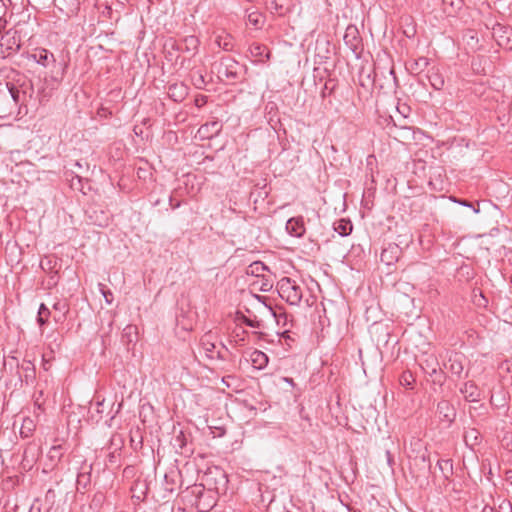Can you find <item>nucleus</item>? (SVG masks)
I'll return each instance as SVG.
<instances>
[{
	"label": "nucleus",
	"mask_w": 512,
	"mask_h": 512,
	"mask_svg": "<svg viewBox=\"0 0 512 512\" xmlns=\"http://www.w3.org/2000/svg\"><path fill=\"white\" fill-rule=\"evenodd\" d=\"M33 87L30 81L17 86L11 82L0 83V118L21 114L32 99Z\"/></svg>",
	"instance_id": "obj_1"
},
{
	"label": "nucleus",
	"mask_w": 512,
	"mask_h": 512,
	"mask_svg": "<svg viewBox=\"0 0 512 512\" xmlns=\"http://www.w3.org/2000/svg\"><path fill=\"white\" fill-rule=\"evenodd\" d=\"M200 346L205 357L209 360H220L225 362L228 356L232 355L230 350L221 343L220 348L216 346V338L212 332L205 333L200 339Z\"/></svg>",
	"instance_id": "obj_2"
},
{
	"label": "nucleus",
	"mask_w": 512,
	"mask_h": 512,
	"mask_svg": "<svg viewBox=\"0 0 512 512\" xmlns=\"http://www.w3.org/2000/svg\"><path fill=\"white\" fill-rule=\"evenodd\" d=\"M279 296L290 305H298L302 299V288L289 277H283L277 283Z\"/></svg>",
	"instance_id": "obj_3"
},
{
	"label": "nucleus",
	"mask_w": 512,
	"mask_h": 512,
	"mask_svg": "<svg viewBox=\"0 0 512 512\" xmlns=\"http://www.w3.org/2000/svg\"><path fill=\"white\" fill-rule=\"evenodd\" d=\"M243 66L230 56L222 57L217 67L219 78H226L229 82H236L242 73Z\"/></svg>",
	"instance_id": "obj_4"
},
{
	"label": "nucleus",
	"mask_w": 512,
	"mask_h": 512,
	"mask_svg": "<svg viewBox=\"0 0 512 512\" xmlns=\"http://www.w3.org/2000/svg\"><path fill=\"white\" fill-rule=\"evenodd\" d=\"M346 47L352 51L356 58H360L363 51L362 38L356 26L349 25L343 36Z\"/></svg>",
	"instance_id": "obj_5"
},
{
	"label": "nucleus",
	"mask_w": 512,
	"mask_h": 512,
	"mask_svg": "<svg viewBox=\"0 0 512 512\" xmlns=\"http://www.w3.org/2000/svg\"><path fill=\"white\" fill-rule=\"evenodd\" d=\"M437 414L442 422L451 424L456 418V410L448 400H441L437 404Z\"/></svg>",
	"instance_id": "obj_6"
},
{
	"label": "nucleus",
	"mask_w": 512,
	"mask_h": 512,
	"mask_svg": "<svg viewBox=\"0 0 512 512\" xmlns=\"http://www.w3.org/2000/svg\"><path fill=\"white\" fill-rule=\"evenodd\" d=\"M200 41L194 35L186 36L181 43L172 44V49L180 52L191 53L195 55L198 51Z\"/></svg>",
	"instance_id": "obj_7"
},
{
	"label": "nucleus",
	"mask_w": 512,
	"mask_h": 512,
	"mask_svg": "<svg viewBox=\"0 0 512 512\" xmlns=\"http://www.w3.org/2000/svg\"><path fill=\"white\" fill-rule=\"evenodd\" d=\"M445 367L455 376L461 377L464 366H463V355L457 352H453L449 355Z\"/></svg>",
	"instance_id": "obj_8"
},
{
	"label": "nucleus",
	"mask_w": 512,
	"mask_h": 512,
	"mask_svg": "<svg viewBox=\"0 0 512 512\" xmlns=\"http://www.w3.org/2000/svg\"><path fill=\"white\" fill-rule=\"evenodd\" d=\"M189 88L184 83H173L168 86L167 94L175 102H182L188 95Z\"/></svg>",
	"instance_id": "obj_9"
},
{
	"label": "nucleus",
	"mask_w": 512,
	"mask_h": 512,
	"mask_svg": "<svg viewBox=\"0 0 512 512\" xmlns=\"http://www.w3.org/2000/svg\"><path fill=\"white\" fill-rule=\"evenodd\" d=\"M420 367L428 374L429 372L435 373V369L439 367V361L435 354L425 352L420 358Z\"/></svg>",
	"instance_id": "obj_10"
},
{
	"label": "nucleus",
	"mask_w": 512,
	"mask_h": 512,
	"mask_svg": "<svg viewBox=\"0 0 512 512\" xmlns=\"http://www.w3.org/2000/svg\"><path fill=\"white\" fill-rule=\"evenodd\" d=\"M465 400L469 402H477L480 400V390L473 381H468L460 388Z\"/></svg>",
	"instance_id": "obj_11"
},
{
	"label": "nucleus",
	"mask_w": 512,
	"mask_h": 512,
	"mask_svg": "<svg viewBox=\"0 0 512 512\" xmlns=\"http://www.w3.org/2000/svg\"><path fill=\"white\" fill-rule=\"evenodd\" d=\"M287 232L295 237H301L305 233L303 217L290 218L286 223Z\"/></svg>",
	"instance_id": "obj_12"
},
{
	"label": "nucleus",
	"mask_w": 512,
	"mask_h": 512,
	"mask_svg": "<svg viewBox=\"0 0 512 512\" xmlns=\"http://www.w3.org/2000/svg\"><path fill=\"white\" fill-rule=\"evenodd\" d=\"M86 214H87L88 218L90 219L91 223H93L97 226L104 227V226H107L109 223V216L103 210L98 211V210L94 209L93 207H91L86 211Z\"/></svg>",
	"instance_id": "obj_13"
},
{
	"label": "nucleus",
	"mask_w": 512,
	"mask_h": 512,
	"mask_svg": "<svg viewBox=\"0 0 512 512\" xmlns=\"http://www.w3.org/2000/svg\"><path fill=\"white\" fill-rule=\"evenodd\" d=\"M91 471H92V464H84L81 468V471L77 475V489H86L91 482Z\"/></svg>",
	"instance_id": "obj_14"
},
{
	"label": "nucleus",
	"mask_w": 512,
	"mask_h": 512,
	"mask_svg": "<svg viewBox=\"0 0 512 512\" xmlns=\"http://www.w3.org/2000/svg\"><path fill=\"white\" fill-rule=\"evenodd\" d=\"M215 43L224 51H233L235 46L234 38L231 34L222 31L215 37Z\"/></svg>",
	"instance_id": "obj_15"
},
{
	"label": "nucleus",
	"mask_w": 512,
	"mask_h": 512,
	"mask_svg": "<svg viewBox=\"0 0 512 512\" xmlns=\"http://www.w3.org/2000/svg\"><path fill=\"white\" fill-rule=\"evenodd\" d=\"M222 129V124L215 120L206 124H203L199 128V133L205 136L206 138H212L214 136H217Z\"/></svg>",
	"instance_id": "obj_16"
},
{
	"label": "nucleus",
	"mask_w": 512,
	"mask_h": 512,
	"mask_svg": "<svg viewBox=\"0 0 512 512\" xmlns=\"http://www.w3.org/2000/svg\"><path fill=\"white\" fill-rule=\"evenodd\" d=\"M33 58L38 64L44 67H48L51 63L55 62V57L53 53L43 48L36 50L33 54Z\"/></svg>",
	"instance_id": "obj_17"
},
{
	"label": "nucleus",
	"mask_w": 512,
	"mask_h": 512,
	"mask_svg": "<svg viewBox=\"0 0 512 512\" xmlns=\"http://www.w3.org/2000/svg\"><path fill=\"white\" fill-rule=\"evenodd\" d=\"M427 79H428L430 85L435 90H441L444 87V83H445L444 77L440 73L439 69L436 68V67H432L429 70L428 75H427Z\"/></svg>",
	"instance_id": "obj_18"
},
{
	"label": "nucleus",
	"mask_w": 512,
	"mask_h": 512,
	"mask_svg": "<svg viewBox=\"0 0 512 512\" xmlns=\"http://www.w3.org/2000/svg\"><path fill=\"white\" fill-rule=\"evenodd\" d=\"M249 51L251 53V56L258 59L259 62L264 61L262 59L263 56L266 58V60H269L271 57L270 50L263 44L253 43L250 46Z\"/></svg>",
	"instance_id": "obj_19"
},
{
	"label": "nucleus",
	"mask_w": 512,
	"mask_h": 512,
	"mask_svg": "<svg viewBox=\"0 0 512 512\" xmlns=\"http://www.w3.org/2000/svg\"><path fill=\"white\" fill-rule=\"evenodd\" d=\"M250 361L254 368L262 370L267 366L269 359L264 352L260 350H254L250 354Z\"/></svg>",
	"instance_id": "obj_20"
},
{
	"label": "nucleus",
	"mask_w": 512,
	"mask_h": 512,
	"mask_svg": "<svg viewBox=\"0 0 512 512\" xmlns=\"http://www.w3.org/2000/svg\"><path fill=\"white\" fill-rule=\"evenodd\" d=\"M498 44L508 50H512V29L499 25Z\"/></svg>",
	"instance_id": "obj_21"
},
{
	"label": "nucleus",
	"mask_w": 512,
	"mask_h": 512,
	"mask_svg": "<svg viewBox=\"0 0 512 512\" xmlns=\"http://www.w3.org/2000/svg\"><path fill=\"white\" fill-rule=\"evenodd\" d=\"M289 0H267L266 7L272 12L284 15L288 11Z\"/></svg>",
	"instance_id": "obj_22"
},
{
	"label": "nucleus",
	"mask_w": 512,
	"mask_h": 512,
	"mask_svg": "<svg viewBox=\"0 0 512 512\" xmlns=\"http://www.w3.org/2000/svg\"><path fill=\"white\" fill-rule=\"evenodd\" d=\"M333 228L340 236L345 237L352 232L353 225L349 219L341 218L334 222Z\"/></svg>",
	"instance_id": "obj_23"
},
{
	"label": "nucleus",
	"mask_w": 512,
	"mask_h": 512,
	"mask_svg": "<svg viewBox=\"0 0 512 512\" xmlns=\"http://www.w3.org/2000/svg\"><path fill=\"white\" fill-rule=\"evenodd\" d=\"M397 253H399V247L397 245L390 246L382 251L381 261L390 265L394 260L398 259V256L396 255Z\"/></svg>",
	"instance_id": "obj_24"
},
{
	"label": "nucleus",
	"mask_w": 512,
	"mask_h": 512,
	"mask_svg": "<svg viewBox=\"0 0 512 512\" xmlns=\"http://www.w3.org/2000/svg\"><path fill=\"white\" fill-rule=\"evenodd\" d=\"M21 369L25 372L24 378H21V381H24L26 384L32 382L35 378V367L32 362L24 360L21 364Z\"/></svg>",
	"instance_id": "obj_25"
},
{
	"label": "nucleus",
	"mask_w": 512,
	"mask_h": 512,
	"mask_svg": "<svg viewBox=\"0 0 512 512\" xmlns=\"http://www.w3.org/2000/svg\"><path fill=\"white\" fill-rule=\"evenodd\" d=\"M247 21L256 29H261L264 24V17L258 11H252L247 15Z\"/></svg>",
	"instance_id": "obj_26"
},
{
	"label": "nucleus",
	"mask_w": 512,
	"mask_h": 512,
	"mask_svg": "<svg viewBox=\"0 0 512 512\" xmlns=\"http://www.w3.org/2000/svg\"><path fill=\"white\" fill-rule=\"evenodd\" d=\"M50 316V310L47 308V306L44 303H41L38 309L37 313V323L40 327L47 324L48 319Z\"/></svg>",
	"instance_id": "obj_27"
},
{
	"label": "nucleus",
	"mask_w": 512,
	"mask_h": 512,
	"mask_svg": "<svg viewBox=\"0 0 512 512\" xmlns=\"http://www.w3.org/2000/svg\"><path fill=\"white\" fill-rule=\"evenodd\" d=\"M63 454L64 451L62 445H53L48 452V458L56 464L60 462Z\"/></svg>",
	"instance_id": "obj_28"
},
{
	"label": "nucleus",
	"mask_w": 512,
	"mask_h": 512,
	"mask_svg": "<svg viewBox=\"0 0 512 512\" xmlns=\"http://www.w3.org/2000/svg\"><path fill=\"white\" fill-rule=\"evenodd\" d=\"M415 382V379L410 371H405L400 376V384L408 389L413 388V384Z\"/></svg>",
	"instance_id": "obj_29"
},
{
	"label": "nucleus",
	"mask_w": 512,
	"mask_h": 512,
	"mask_svg": "<svg viewBox=\"0 0 512 512\" xmlns=\"http://www.w3.org/2000/svg\"><path fill=\"white\" fill-rule=\"evenodd\" d=\"M267 269L268 268L264 265V263L260 261H255L251 265H249L247 273H250L255 276H260L261 273Z\"/></svg>",
	"instance_id": "obj_30"
},
{
	"label": "nucleus",
	"mask_w": 512,
	"mask_h": 512,
	"mask_svg": "<svg viewBox=\"0 0 512 512\" xmlns=\"http://www.w3.org/2000/svg\"><path fill=\"white\" fill-rule=\"evenodd\" d=\"M427 375H429L432 378L433 383L439 385H442L446 379L445 373L442 371L440 366L438 367V369H435V373L429 372Z\"/></svg>",
	"instance_id": "obj_31"
},
{
	"label": "nucleus",
	"mask_w": 512,
	"mask_h": 512,
	"mask_svg": "<svg viewBox=\"0 0 512 512\" xmlns=\"http://www.w3.org/2000/svg\"><path fill=\"white\" fill-rule=\"evenodd\" d=\"M439 469L443 472L444 476L448 478V473L452 474V460L445 459V460H439L437 463Z\"/></svg>",
	"instance_id": "obj_32"
},
{
	"label": "nucleus",
	"mask_w": 512,
	"mask_h": 512,
	"mask_svg": "<svg viewBox=\"0 0 512 512\" xmlns=\"http://www.w3.org/2000/svg\"><path fill=\"white\" fill-rule=\"evenodd\" d=\"M237 320L240 321L241 323L249 326V327H252V328H259L261 326V323L260 321L258 320H252L248 317H246L245 315L243 314H237Z\"/></svg>",
	"instance_id": "obj_33"
},
{
	"label": "nucleus",
	"mask_w": 512,
	"mask_h": 512,
	"mask_svg": "<svg viewBox=\"0 0 512 512\" xmlns=\"http://www.w3.org/2000/svg\"><path fill=\"white\" fill-rule=\"evenodd\" d=\"M336 87V83L333 79H329L325 82L324 87L321 90V97L326 98L328 95H330Z\"/></svg>",
	"instance_id": "obj_34"
},
{
	"label": "nucleus",
	"mask_w": 512,
	"mask_h": 512,
	"mask_svg": "<svg viewBox=\"0 0 512 512\" xmlns=\"http://www.w3.org/2000/svg\"><path fill=\"white\" fill-rule=\"evenodd\" d=\"M173 446L177 450H182L186 446V437L182 431H180L179 434L175 436Z\"/></svg>",
	"instance_id": "obj_35"
},
{
	"label": "nucleus",
	"mask_w": 512,
	"mask_h": 512,
	"mask_svg": "<svg viewBox=\"0 0 512 512\" xmlns=\"http://www.w3.org/2000/svg\"><path fill=\"white\" fill-rule=\"evenodd\" d=\"M100 292L103 295L107 304H111L113 302L114 296L113 293L105 287L103 284H99Z\"/></svg>",
	"instance_id": "obj_36"
},
{
	"label": "nucleus",
	"mask_w": 512,
	"mask_h": 512,
	"mask_svg": "<svg viewBox=\"0 0 512 512\" xmlns=\"http://www.w3.org/2000/svg\"><path fill=\"white\" fill-rule=\"evenodd\" d=\"M477 431L475 429H471L470 431H467L464 435V440L466 444H469V439H473L474 441L477 440Z\"/></svg>",
	"instance_id": "obj_37"
},
{
	"label": "nucleus",
	"mask_w": 512,
	"mask_h": 512,
	"mask_svg": "<svg viewBox=\"0 0 512 512\" xmlns=\"http://www.w3.org/2000/svg\"><path fill=\"white\" fill-rule=\"evenodd\" d=\"M194 85L196 86V88L198 89H202L204 88L205 86V79H204V76L202 74H199L197 76V78L195 79L194 81Z\"/></svg>",
	"instance_id": "obj_38"
},
{
	"label": "nucleus",
	"mask_w": 512,
	"mask_h": 512,
	"mask_svg": "<svg viewBox=\"0 0 512 512\" xmlns=\"http://www.w3.org/2000/svg\"><path fill=\"white\" fill-rule=\"evenodd\" d=\"M104 400L97 401L96 403V413L98 414V418H96V421H99L101 419V414L104 412Z\"/></svg>",
	"instance_id": "obj_39"
},
{
	"label": "nucleus",
	"mask_w": 512,
	"mask_h": 512,
	"mask_svg": "<svg viewBox=\"0 0 512 512\" xmlns=\"http://www.w3.org/2000/svg\"><path fill=\"white\" fill-rule=\"evenodd\" d=\"M457 202L463 206L472 208L474 213H479L480 211L479 208H476L472 203L468 202L467 200H458Z\"/></svg>",
	"instance_id": "obj_40"
},
{
	"label": "nucleus",
	"mask_w": 512,
	"mask_h": 512,
	"mask_svg": "<svg viewBox=\"0 0 512 512\" xmlns=\"http://www.w3.org/2000/svg\"><path fill=\"white\" fill-rule=\"evenodd\" d=\"M429 64V60L426 57H420L416 60L415 65L418 67H427Z\"/></svg>",
	"instance_id": "obj_41"
},
{
	"label": "nucleus",
	"mask_w": 512,
	"mask_h": 512,
	"mask_svg": "<svg viewBox=\"0 0 512 512\" xmlns=\"http://www.w3.org/2000/svg\"><path fill=\"white\" fill-rule=\"evenodd\" d=\"M40 265H41V268L43 270H46V269H50L51 270L53 268L51 260H47L46 262L42 261Z\"/></svg>",
	"instance_id": "obj_42"
},
{
	"label": "nucleus",
	"mask_w": 512,
	"mask_h": 512,
	"mask_svg": "<svg viewBox=\"0 0 512 512\" xmlns=\"http://www.w3.org/2000/svg\"><path fill=\"white\" fill-rule=\"evenodd\" d=\"M58 282L57 272L50 276L49 285L55 286Z\"/></svg>",
	"instance_id": "obj_43"
},
{
	"label": "nucleus",
	"mask_w": 512,
	"mask_h": 512,
	"mask_svg": "<svg viewBox=\"0 0 512 512\" xmlns=\"http://www.w3.org/2000/svg\"><path fill=\"white\" fill-rule=\"evenodd\" d=\"M229 380H235V376H233V375H228V376H225V377H223V378H222V382H223L227 387H230Z\"/></svg>",
	"instance_id": "obj_44"
},
{
	"label": "nucleus",
	"mask_w": 512,
	"mask_h": 512,
	"mask_svg": "<svg viewBox=\"0 0 512 512\" xmlns=\"http://www.w3.org/2000/svg\"><path fill=\"white\" fill-rule=\"evenodd\" d=\"M136 331V327L129 325L124 329V335H130L132 332Z\"/></svg>",
	"instance_id": "obj_45"
},
{
	"label": "nucleus",
	"mask_w": 512,
	"mask_h": 512,
	"mask_svg": "<svg viewBox=\"0 0 512 512\" xmlns=\"http://www.w3.org/2000/svg\"><path fill=\"white\" fill-rule=\"evenodd\" d=\"M281 336H282L283 338H285V340H286V342H287V344H288V345H290V344H289V341H294V340L290 337V335H289V331H284V332L282 333V335H281Z\"/></svg>",
	"instance_id": "obj_46"
},
{
	"label": "nucleus",
	"mask_w": 512,
	"mask_h": 512,
	"mask_svg": "<svg viewBox=\"0 0 512 512\" xmlns=\"http://www.w3.org/2000/svg\"><path fill=\"white\" fill-rule=\"evenodd\" d=\"M169 203H170L172 209L179 208L180 205H181V203L179 201L176 202V203H173V197L172 196H170V198H169Z\"/></svg>",
	"instance_id": "obj_47"
},
{
	"label": "nucleus",
	"mask_w": 512,
	"mask_h": 512,
	"mask_svg": "<svg viewBox=\"0 0 512 512\" xmlns=\"http://www.w3.org/2000/svg\"><path fill=\"white\" fill-rule=\"evenodd\" d=\"M234 333H235V336L238 337L241 341L244 340L243 335L246 333L245 330H240L239 332L238 331H234Z\"/></svg>",
	"instance_id": "obj_48"
},
{
	"label": "nucleus",
	"mask_w": 512,
	"mask_h": 512,
	"mask_svg": "<svg viewBox=\"0 0 512 512\" xmlns=\"http://www.w3.org/2000/svg\"><path fill=\"white\" fill-rule=\"evenodd\" d=\"M66 306L65 304L61 303V302H57L53 305V308L56 309V310H62L64 309Z\"/></svg>",
	"instance_id": "obj_49"
},
{
	"label": "nucleus",
	"mask_w": 512,
	"mask_h": 512,
	"mask_svg": "<svg viewBox=\"0 0 512 512\" xmlns=\"http://www.w3.org/2000/svg\"><path fill=\"white\" fill-rule=\"evenodd\" d=\"M204 103H206V97L202 96L200 99H196V105L202 106Z\"/></svg>",
	"instance_id": "obj_50"
},
{
	"label": "nucleus",
	"mask_w": 512,
	"mask_h": 512,
	"mask_svg": "<svg viewBox=\"0 0 512 512\" xmlns=\"http://www.w3.org/2000/svg\"><path fill=\"white\" fill-rule=\"evenodd\" d=\"M317 56H318V57H320V58H321V60H323V59H328V58H329V56H328V55H323V56H321V55H320V53H318V54H317ZM321 62H323V61H320V63H321Z\"/></svg>",
	"instance_id": "obj_51"
},
{
	"label": "nucleus",
	"mask_w": 512,
	"mask_h": 512,
	"mask_svg": "<svg viewBox=\"0 0 512 512\" xmlns=\"http://www.w3.org/2000/svg\"><path fill=\"white\" fill-rule=\"evenodd\" d=\"M285 381H286L288 384H293V379H292V378H285Z\"/></svg>",
	"instance_id": "obj_52"
},
{
	"label": "nucleus",
	"mask_w": 512,
	"mask_h": 512,
	"mask_svg": "<svg viewBox=\"0 0 512 512\" xmlns=\"http://www.w3.org/2000/svg\"><path fill=\"white\" fill-rule=\"evenodd\" d=\"M0 1L3 3V5H6V2H7V3H9V4H11V3H12V1H11V0H0Z\"/></svg>",
	"instance_id": "obj_53"
},
{
	"label": "nucleus",
	"mask_w": 512,
	"mask_h": 512,
	"mask_svg": "<svg viewBox=\"0 0 512 512\" xmlns=\"http://www.w3.org/2000/svg\"><path fill=\"white\" fill-rule=\"evenodd\" d=\"M113 419H114V416H111L110 420L106 422L109 427L111 426V422Z\"/></svg>",
	"instance_id": "obj_54"
},
{
	"label": "nucleus",
	"mask_w": 512,
	"mask_h": 512,
	"mask_svg": "<svg viewBox=\"0 0 512 512\" xmlns=\"http://www.w3.org/2000/svg\"><path fill=\"white\" fill-rule=\"evenodd\" d=\"M115 439H116V435H114V436L111 438V443H112V444L114 443Z\"/></svg>",
	"instance_id": "obj_55"
},
{
	"label": "nucleus",
	"mask_w": 512,
	"mask_h": 512,
	"mask_svg": "<svg viewBox=\"0 0 512 512\" xmlns=\"http://www.w3.org/2000/svg\"><path fill=\"white\" fill-rule=\"evenodd\" d=\"M480 296L483 298V301L487 302L486 298L480 293Z\"/></svg>",
	"instance_id": "obj_56"
}]
</instances>
